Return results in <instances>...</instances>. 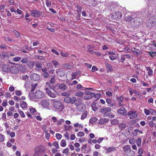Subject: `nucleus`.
<instances>
[{"label": "nucleus", "mask_w": 156, "mask_h": 156, "mask_svg": "<svg viewBox=\"0 0 156 156\" xmlns=\"http://www.w3.org/2000/svg\"><path fill=\"white\" fill-rule=\"evenodd\" d=\"M21 59L20 57H16L13 58H12V61L15 62H17L19 61Z\"/></svg>", "instance_id": "nucleus-47"}, {"label": "nucleus", "mask_w": 156, "mask_h": 156, "mask_svg": "<svg viewBox=\"0 0 156 156\" xmlns=\"http://www.w3.org/2000/svg\"><path fill=\"white\" fill-rule=\"evenodd\" d=\"M45 90L48 96L52 98H55L56 97L57 95L55 94L54 93L51 91L49 89L45 88Z\"/></svg>", "instance_id": "nucleus-12"}, {"label": "nucleus", "mask_w": 156, "mask_h": 156, "mask_svg": "<svg viewBox=\"0 0 156 156\" xmlns=\"http://www.w3.org/2000/svg\"><path fill=\"white\" fill-rule=\"evenodd\" d=\"M20 106L22 108H26L27 107V104L26 102L22 101L20 104Z\"/></svg>", "instance_id": "nucleus-35"}, {"label": "nucleus", "mask_w": 156, "mask_h": 156, "mask_svg": "<svg viewBox=\"0 0 156 156\" xmlns=\"http://www.w3.org/2000/svg\"><path fill=\"white\" fill-rule=\"evenodd\" d=\"M9 72L12 74H16L19 73V69L15 66L10 67Z\"/></svg>", "instance_id": "nucleus-9"}, {"label": "nucleus", "mask_w": 156, "mask_h": 156, "mask_svg": "<svg viewBox=\"0 0 156 156\" xmlns=\"http://www.w3.org/2000/svg\"><path fill=\"white\" fill-rule=\"evenodd\" d=\"M146 68L147 70L148 71V74L150 75H151L153 73L152 70L150 67H146Z\"/></svg>", "instance_id": "nucleus-33"}, {"label": "nucleus", "mask_w": 156, "mask_h": 156, "mask_svg": "<svg viewBox=\"0 0 156 156\" xmlns=\"http://www.w3.org/2000/svg\"><path fill=\"white\" fill-rule=\"evenodd\" d=\"M106 66L107 68L109 70L112 71V70L113 69L112 67L110 64L107 63L106 64Z\"/></svg>", "instance_id": "nucleus-37"}, {"label": "nucleus", "mask_w": 156, "mask_h": 156, "mask_svg": "<svg viewBox=\"0 0 156 156\" xmlns=\"http://www.w3.org/2000/svg\"><path fill=\"white\" fill-rule=\"evenodd\" d=\"M156 23V16H154L151 17L147 21L146 24L147 27L151 28L154 27Z\"/></svg>", "instance_id": "nucleus-2"}, {"label": "nucleus", "mask_w": 156, "mask_h": 156, "mask_svg": "<svg viewBox=\"0 0 156 156\" xmlns=\"http://www.w3.org/2000/svg\"><path fill=\"white\" fill-rule=\"evenodd\" d=\"M117 55V52H115L112 51L111 52V54L109 56V58L111 60H113L116 58Z\"/></svg>", "instance_id": "nucleus-18"}, {"label": "nucleus", "mask_w": 156, "mask_h": 156, "mask_svg": "<svg viewBox=\"0 0 156 156\" xmlns=\"http://www.w3.org/2000/svg\"><path fill=\"white\" fill-rule=\"evenodd\" d=\"M136 142V140L133 138H131L129 140V143L130 144H133Z\"/></svg>", "instance_id": "nucleus-39"}, {"label": "nucleus", "mask_w": 156, "mask_h": 156, "mask_svg": "<svg viewBox=\"0 0 156 156\" xmlns=\"http://www.w3.org/2000/svg\"><path fill=\"white\" fill-rule=\"evenodd\" d=\"M19 69L20 71L23 73L25 72L26 70V66L23 65L19 66Z\"/></svg>", "instance_id": "nucleus-23"}, {"label": "nucleus", "mask_w": 156, "mask_h": 156, "mask_svg": "<svg viewBox=\"0 0 156 156\" xmlns=\"http://www.w3.org/2000/svg\"><path fill=\"white\" fill-rule=\"evenodd\" d=\"M45 137L46 138L48 139L50 137V134L47 132V131H45Z\"/></svg>", "instance_id": "nucleus-59"}, {"label": "nucleus", "mask_w": 156, "mask_h": 156, "mask_svg": "<svg viewBox=\"0 0 156 156\" xmlns=\"http://www.w3.org/2000/svg\"><path fill=\"white\" fill-rule=\"evenodd\" d=\"M70 94L68 92H63L62 94V95L64 96L68 97Z\"/></svg>", "instance_id": "nucleus-53"}, {"label": "nucleus", "mask_w": 156, "mask_h": 156, "mask_svg": "<svg viewBox=\"0 0 156 156\" xmlns=\"http://www.w3.org/2000/svg\"><path fill=\"white\" fill-rule=\"evenodd\" d=\"M83 93L82 92L79 91L76 92L75 94V96H78L79 97H81L83 95Z\"/></svg>", "instance_id": "nucleus-40"}, {"label": "nucleus", "mask_w": 156, "mask_h": 156, "mask_svg": "<svg viewBox=\"0 0 156 156\" xmlns=\"http://www.w3.org/2000/svg\"><path fill=\"white\" fill-rule=\"evenodd\" d=\"M56 137L57 139L59 140L61 138L62 136L59 133H56Z\"/></svg>", "instance_id": "nucleus-61"}, {"label": "nucleus", "mask_w": 156, "mask_h": 156, "mask_svg": "<svg viewBox=\"0 0 156 156\" xmlns=\"http://www.w3.org/2000/svg\"><path fill=\"white\" fill-rule=\"evenodd\" d=\"M28 61V58L27 57L23 58L21 60V62L23 63H25L27 62Z\"/></svg>", "instance_id": "nucleus-42"}, {"label": "nucleus", "mask_w": 156, "mask_h": 156, "mask_svg": "<svg viewBox=\"0 0 156 156\" xmlns=\"http://www.w3.org/2000/svg\"><path fill=\"white\" fill-rule=\"evenodd\" d=\"M41 105L44 107L48 108L50 105L49 102L47 100H43L41 102Z\"/></svg>", "instance_id": "nucleus-14"}, {"label": "nucleus", "mask_w": 156, "mask_h": 156, "mask_svg": "<svg viewBox=\"0 0 156 156\" xmlns=\"http://www.w3.org/2000/svg\"><path fill=\"white\" fill-rule=\"evenodd\" d=\"M15 94L18 96H20L22 94V93L20 90H16L15 91Z\"/></svg>", "instance_id": "nucleus-54"}, {"label": "nucleus", "mask_w": 156, "mask_h": 156, "mask_svg": "<svg viewBox=\"0 0 156 156\" xmlns=\"http://www.w3.org/2000/svg\"><path fill=\"white\" fill-rule=\"evenodd\" d=\"M42 76L44 78H48L49 76V73L48 72L44 73L42 74Z\"/></svg>", "instance_id": "nucleus-50"}, {"label": "nucleus", "mask_w": 156, "mask_h": 156, "mask_svg": "<svg viewBox=\"0 0 156 156\" xmlns=\"http://www.w3.org/2000/svg\"><path fill=\"white\" fill-rule=\"evenodd\" d=\"M106 102L108 104V106L110 107H112L113 106H115L116 104L115 103H111L112 101L110 99L107 98L106 100Z\"/></svg>", "instance_id": "nucleus-22"}, {"label": "nucleus", "mask_w": 156, "mask_h": 156, "mask_svg": "<svg viewBox=\"0 0 156 156\" xmlns=\"http://www.w3.org/2000/svg\"><path fill=\"white\" fill-rule=\"evenodd\" d=\"M53 105L54 107L57 110L63 109V106L62 102L60 101L54 100L53 101Z\"/></svg>", "instance_id": "nucleus-4"}, {"label": "nucleus", "mask_w": 156, "mask_h": 156, "mask_svg": "<svg viewBox=\"0 0 156 156\" xmlns=\"http://www.w3.org/2000/svg\"><path fill=\"white\" fill-rule=\"evenodd\" d=\"M106 150L107 153H110L112 152L115 151L116 150V148L112 146L109 147Z\"/></svg>", "instance_id": "nucleus-20"}, {"label": "nucleus", "mask_w": 156, "mask_h": 156, "mask_svg": "<svg viewBox=\"0 0 156 156\" xmlns=\"http://www.w3.org/2000/svg\"><path fill=\"white\" fill-rule=\"evenodd\" d=\"M97 120V118L96 117H92L90 119L89 122L91 124H93L96 122Z\"/></svg>", "instance_id": "nucleus-25"}, {"label": "nucleus", "mask_w": 156, "mask_h": 156, "mask_svg": "<svg viewBox=\"0 0 156 156\" xmlns=\"http://www.w3.org/2000/svg\"><path fill=\"white\" fill-rule=\"evenodd\" d=\"M46 88H47L48 89V88L49 89H52V87L51 86V85L50 84L48 83V82H47L46 83V85L45 86Z\"/></svg>", "instance_id": "nucleus-43"}, {"label": "nucleus", "mask_w": 156, "mask_h": 156, "mask_svg": "<svg viewBox=\"0 0 156 156\" xmlns=\"http://www.w3.org/2000/svg\"><path fill=\"white\" fill-rule=\"evenodd\" d=\"M52 145L53 146L55 147L57 149H58L59 148L58 144L57 142L55 141L52 143Z\"/></svg>", "instance_id": "nucleus-38"}, {"label": "nucleus", "mask_w": 156, "mask_h": 156, "mask_svg": "<svg viewBox=\"0 0 156 156\" xmlns=\"http://www.w3.org/2000/svg\"><path fill=\"white\" fill-rule=\"evenodd\" d=\"M31 86H32V88L31 89V92H33L34 90L36 87L37 86V83H35L33 85V84H31Z\"/></svg>", "instance_id": "nucleus-44"}, {"label": "nucleus", "mask_w": 156, "mask_h": 156, "mask_svg": "<svg viewBox=\"0 0 156 156\" xmlns=\"http://www.w3.org/2000/svg\"><path fill=\"white\" fill-rule=\"evenodd\" d=\"M58 87L59 89L64 90H65L67 89V87L64 83H62L60 84L59 86Z\"/></svg>", "instance_id": "nucleus-27"}, {"label": "nucleus", "mask_w": 156, "mask_h": 156, "mask_svg": "<svg viewBox=\"0 0 156 156\" xmlns=\"http://www.w3.org/2000/svg\"><path fill=\"white\" fill-rule=\"evenodd\" d=\"M5 139L4 136L2 134H0V142H3Z\"/></svg>", "instance_id": "nucleus-60"}, {"label": "nucleus", "mask_w": 156, "mask_h": 156, "mask_svg": "<svg viewBox=\"0 0 156 156\" xmlns=\"http://www.w3.org/2000/svg\"><path fill=\"white\" fill-rule=\"evenodd\" d=\"M94 97V95H86V96H84L83 97V98L85 100H87L89 99H90L91 98Z\"/></svg>", "instance_id": "nucleus-36"}, {"label": "nucleus", "mask_w": 156, "mask_h": 156, "mask_svg": "<svg viewBox=\"0 0 156 156\" xmlns=\"http://www.w3.org/2000/svg\"><path fill=\"white\" fill-rule=\"evenodd\" d=\"M69 134L68 132H66L64 134V136L68 140H69Z\"/></svg>", "instance_id": "nucleus-58"}, {"label": "nucleus", "mask_w": 156, "mask_h": 156, "mask_svg": "<svg viewBox=\"0 0 156 156\" xmlns=\"http://www.w3.org/2000/svg\"><path fill=\"white\" fill-rule=\"evenodd\" d=\"M91 106L93 110L94 111H96L98 109V108L96 104L95 103H93L92 104Z\"/></svg>", "instance_id": "nucleus-26"}, {"label": "nucleus", "mask_w": 156, "mask_h": 156, "mask_svg": "<svg viewBox=\"0 0 156 156\" xmlns=\"http://www.w3.org/2000/svg\"><path fill=\"white\" fill-rule=\"evenodd\" d=\"M141 139L139 137L136 140V143L137 146L138 147H140L141 145Z\"/></svg>", "instance_id": "nucleus-32"}, {"label": "nucleus", "mask_w": 156, "mask_h": 156, "mask_svg": "<svg viewBox=\"0 0 156 156\" xmlns=\"http://www.w3.org/2000/svg\"><path fill=\"white\" fill-rule=\"evenodd\" d=\"M55 75H52L51 76L50 82L51 83L53 84L55 83Z\"/></svg>", "instance_id": "nucleus-34"}, {"label": "nucleus", "mask_w": 156, "mask_h": 156, "mask_svg": "<svg viewBox=\"0 0 156 156\" xmlns=\"http://www.w3.org/2000/svg\"><path fill=\"white\" fill-rule=\"evenodd\" d=\"M29 78V76L27 75H25L24 76H23L22 77V79L23 80H28Z\"/></svg>", "instance_id": "nucleus-63"}, {"label": "nucleus", "mask_w": 156, "mask_h": 156, "mask_svg": "<svg viewBox=\"0 0 156 156\" xmlns=\"http://www.w3.org/2000/svg\"><path fill=\"white\" fill-rule=\"evenodd\" d=\"M1 58H2V59H4L5 57H9V56L8 55H7V54H2L1 55Z\"/></svg>", "instance_id": "nucleus-57"}, {"label": "nucleus", "mask_w": 156, "mask_h": 156, "mask_svg": "<svg viewBox=\"0 0 156 156\" xmlns=\"http://www.w3.org/2000/svg\"><path fill=\"white\" fill-rule=\"evenodd\" d=\"M46 0V5L48 7H49L51 5V2L48 0Z\"/></svg>", "instance_id": "nucleus-55"}, {"label": "nucleus", "mask_w": 156, "mask_h": 156, "mask_svg": "<svg viewBox=\"0 0 156 156\" xmlns=\"http://www.w3.org/2000/svg\"><path fill=\"white\" fill-rule=\"evenodd\" d=\"M30 78L32 80L34 81H37L40 79L41 77L38 74L34 73L31 74Z\"/></svg>", "instance_id": "nucleus-8"}, {"label": "nucleus", "mask_w": 156, "mask_h": 156, "mask_svg": "<svg viewBox=\"0 0 156 156\" xmlns=\"http://www.w3.org/2000/svg\"><path fill=\"white\" fill-rule=\"evenodd\" d=\"M64 101L66 103H70L73 104L75 102V104L76 106L78 105L76 101V98L75 97H73L71 98L69 97H66L64 99Z\"/></svg>", "instance_id": "nucleus-3"}, {"label": "nucleus", "mask_w": 156, "mask_h": 156, "mask_svg": "<svg viewBox=\"0 0 156 156\" xmlns=\"http://www.w3.org/2000/svg\"><path fill=\"white\" fill-rule=\"evenodd\" d=\"M56 73L57 76L62 77L64 76L65 75V72L63 70H58L57 69L56 71Z\"/></svg>", "instance_id": "nucleus-17"}, {"label": "nucleus", "mask_w": 156, "mask_h": 156, "mask_svg": "<svg viewBox=\"0 0 156 156\" xmlns=\"http://www.w3.org/2000/svg\"><path fill=\"white\" fill-rule=\"evenodd\" d=\"M2 70L4 72L9 73V72L10 67L8 65L3 64L2 66Z\"/></svg>", "instance_id": "nucleus-16"}, {"label": "nucleus", "mask_w": 156, "mask_h": 156, "mask_svg": "<svg viewBox=\"0 0 156 156\" xmlns=\"http://www.w3.org/2000/svg\"><path fill=\"white\" fill-rule=\"evenodd\" d=\"M149 55L152 57H154L156 56V54L154 52H149Z\"/></svg>", "instance_id": "nucleus-51"}, {"label": "nucleus", "mask_w": 156, "mask_h": 156, "mask_svg": "<svg viewBox=\"0 0 156 156\" xmlns=\"http://www.w3.org/2000/svg\"><path fill=\"white\" fill-rule=\"evenodd\" d=\"M114 18L116 19H120L122 16V13L119 11H116L113 15Z\"/></svg>", "instance_id": "nucleus-15"}, {"label": "nucleus", "mask_w": 156, "mask_h": 156, "mask_svg": "<svg viewBox=\"0 0 156 156\" xmlns=\"http://www.w3.org/2000/svg\"><path fill=\"white\" fill-rule=\"evenodd\" d=\"M144 112L147 115H149L150 114V110H147V109H144Z\"/></svg>", "instance_id": "nucleus-64"}, {"label": "nucleus", "mask_w": 156, "mask_h": 156, "mask_svg": "<svg viewBox=\"0 0 156 156\" xmlns=\"http://www.w3.org/2000/svg\"><path fill=\"white\" fill-rule=\"evenodd\" d=\"M117 101L119 102H122L123 101V98L122 96L118 97L117 98Z\"/></svg>", "instance_id": "nucleus-46"}, {"label": "nucleus", "mask_w": 156, "mask_h": 156, "mask_svg": "<svg viewBox=\"0 0 156 156\" xmlns=\"http://www.w3.org/2000/svg\"><path fill=\"white\" fill-rule=\"evenodd\" d=\"M18 112H19V114L22 117L24 118L25 117V115L23 112L22 111H21L20 109H18Z\"/></svg>", "instance_id": "nucleus-41"}, {"label": "nucleus", "mask_w": 156, "mask_h": 156, "mask_svg": "<svg viewBox=\"0 0 156 156\" xmlns=\"http://www.w3.org/2000/svg\"><path fill=\"white\" fill-rule=\"evenodd\" d=\"M128 115L129 116V118L133 119L137 117V114L136 112L133 111H129L128 113Z\"/></svg>", "instance_id": "nucleus-10"}, {"label": "nucleus", "mask_w": 156, "mask_h": 156, "mask_svg": "<svg viewBox=\"0 0 156 156\" xmlns=\"http://www.w3.org/2000/svg\"><path fill=\"white\" fill-rule=\"evenodd\" d=\"M101 96V94L100 93L97 94H95V93H94V96L96 98H99V97H100Z\"/></svg>", "instance_id": "nucleus-56"}, {"label": "nucleus", "mask_w": 156, "mask_h": 156, "mask_svg": "<svg viewBox=\"0 0 156 156\" xmlns=\"http://www.w3.org/2000/svg\"><path fill=\"white\" fill-rule=\"evenodd\" d=\"M111 109L109 107H105L101 108L100 109V112L104 114V116L107 117L108 116V113L110 112Z\"/></svg>", "instance_id": "nucleus-5"}, {"label": "nucleus", "mask_w": 156, "mask_h": 156, "mask_svg": "<svg viewBox=\"0 0 156 156\" xmlns=\"http://www.w3.org/2000/svg\"><path fill=\"white\" fill-rule=\"evenodd\" d=\"M130 58L131 56L129 54H126L122 55L121 56V61L122 62H123L126 58L129 59Z\"/></svg>", "instance_id": "nucleus-13"}, {"label": "nucleus", "mask_w": 156, "mask_h": 156, "mask_svg": "<svg viewBox=\"0 0 156 156\" xmlns=\"http://www.w3.org/2000/svg\"><path fill=\"white\" fill-rule=\"evenodd\" d=\"M27 64L29 68L32 69L35 64V62L31 60H29L27 62Z\"/></svg>", "instance_id": "nucleus-19"}, {"label": "nucleus", "mask_w": 156, "mask_h": 156, "mask_svg": "<svg viewBox=\"0 0 156 156\" xmlns=\"http://www.w3.org/2000/svg\"><path fill=\"white\" fill-rule=\"evenodd\" d=\"M36 68L39 69H41L42 68L41 65L39 63H37L36 64Z\"/></svg>", "instance_id": "nucleus-62"}, {"label": "nucleus", "mask_w": 156, "mask_h": 156, "mask_svg": "<svg viewBox=\"0 0 156 156\" xmlns=\"http://www.w3.org/2000/svg\"><path fill=\"white\" fill-rule=\"evenodd\" d=\"M133 19L131 16H126L125 18V20L128 22H131Z\"/></svg>", "instance_id": "nucleus-24"}, {"label": "nucleus", "mask_w": 156, "mask_h": 156, "mask_svg": "<svg viewBox=\"0 0 156 156\" xmlns=\"http://www.w3.org/2000/svg\"><path fill=\"white\" fill-rule=\"evenodd\" d=\"M52 62L53 64V65L55 66V68L57 66L59 65V63L57 61L55 60H53L52 61Z\"/></svg>", "instance_id": "nucleus-49"}, {"label": "nucleus", "mask_w": 156, "mask_h": 156, "mask_svg": "<svg viewBox=\"0 0 156 156\" xmlns=\"http://www.w3.org/2000/svg\"><path fill=\"white\" fill-rule=\"evenodd\" d=\"M61 146L62 147H65L66 146V143L65 141L62 140L61 142Z\"/></svg>", "instance_id": "nucleus-48"}, {"label": "nucleus", "mask_w": 156, "mask_h": 156, "mask_svg": "<svg viewBox=\"0 0 156 156\" xmlns=\"http://www.w3.org/2000/svg\"><path fill=\"white\" fill-rule=\"evenodd\" d=\"M119 126L121 130H123L126 127V124L124 123L119 124Z\"/></svg>", "instance_id": "nucleus-29"}, {"label": "nucleus", "mask_w": 156, "mask_h": 156, "mask_svg": "<svg viewBox=\"0 0 156 156\" xmlns=\"http://www.w3.org/2000/svg\"><path fill=\"white\" fill-rule=\"evenodd\" d=\"M84 133L82 131L79 132L77 134V136L80 137L83 136L84 135Z\"/></svg>", "instance_id": "nucleus-52"}, {"label": "nucleus", "mask_w": 156, "mask_h": 156, "mask_svg": "<svg viewBox=\"0 0 156 156\" xmlns=\"http://www.w3.org/2000/svg\"><path fill=\"white\" fill-rule=\"evenodd\" d=\"M62 66V67L64 69H70L71 67V64L69 63L65 64L63 65Z\"/></svg>", "instance_id": "nucleus-30"}, {"label": "nucleus", "mask_w": 156, "mask_h": 156, "mask_svg": "<svg viewBox=\"0 0 156 156\" xmlns=\"http://www.w3.org/2000/svg\"><path fill=\"white\" fill-rule=\"evenodd\" d=\"M126 112V109L124 108H121L117 111L118 114L121 115L124 114Z\"/></svg>", "instance_id": "nucleus-21"}, {"label": "nucleus", "mask_w": 156, "mask_h": 156, "mask_svg": "<svg viewBox=\"0 0 156 156\" xmlns=\"http://www.w3.org/2000/svg\"><path fill=\"white\" fill-rule=\"evenodd\" d=\"M30 13L31 15L34 17H38L41 14V12L37 10H32L30 11Z\"/></svg>", "instance_id": "nucleus-7"}, {"label": "nucleus", "mask_w": 156, "mask_h": 156, "mask_svg": "<svg viewBox=\"0 0 156 156\" xmlns=\"http://www.w3.org/2000/svg\"><path fill=\"white\" fill-rule=\"evenodd\" d=\"M34 96L37 99H40L44 97V94L42 91L40 90H37L35 92Z\"/></svg>", "instance_id": "nucleus-6"}, {"label": "nucleus", "mask_w": 156, "mask_h": 156, "mask_svg": "<svg viewBox=\"0 0 156 156\" xmlns=\"http://www.w3.org/2000/svg\"><path fill=\"white\" fill-rule=\"evenodd\" d=\"M87 111H84L81 115V119L83 120L85 119L87 116Z\"/></svg>", "instance_id": "nucleus-31"}, {"label": "nucleus", "mask_w": 156, "mask_h": 156, "mask_svg": "<svg viewBox=\"0 0 156 156\" xmlns=\"http://www.w3.org/2000/svg\"><path fill=\"white\" fill-rule=\"evenodd\" d=\"M125 154L128 156H133L135 154L134 151H133L131 148L130 146L126 145L123 147Z\"/></svg>", "instance_id": "nucleus-1"}, {"label": "nucleus", "mask_w": 156, "mask_h": 156, "mask_svg": "<svg viewBox=\"0 0 156 156\" xmlns=\"http://www.w3.org/2000/svg\"><path fill=\"white\" fill-rule=\"evenodd\" d=\"M111 123L113 125H117L119 123V121L118 119H115L111 120Z\"/></svg>", "instance_id": "nucleus-28"}, {"label": "nucleus", "mask_w": 156, "mask_h": 156, "mask_svg": "<svg viewBox=\"0 0 156 156\" xmlns=\"http://www.w3.org/2000/svg\"><path fill=\"white\" fill-rule=\"evenodd\" d=\"M142 21L143 20L142 18L137 17L134 18L133 22L136 26H138L140 25L141 23L142 22Z\"/></svg>", "instance_id": "nucleus-11"}, {"label": "nucleus", "mask_w": 156, "mask_h": 156, "mask_svg": "<svg viewBox=\"0 0 156 156\" xmlns=\"http://www.w3.org/2000/svg\"><path fill=\"white\" fill-rule=\"evenodd\" d=\"M134 132H136V134H135V133H134V134H133L134 135H135V136H136V135H137V133L138 132H139L140 133H143V132L142 130H139V129H136L134 130Z\"/></svg>", "instance_id": "nucleus-45"}]
</instances>
